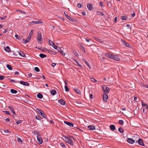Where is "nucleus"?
<instances>
[{
    "mask_svg": "<svg viewBox=\"0 0 148 148\" xmlns=\"http://www.w3.org/2000/svg\"><path fill=\"white\" fill-rule=\"evenodd\" d=\"M121 20H126L127 19L128 17L127 16H121Z\"/></svg>",
    "mask_w": 148,
    "mask_h": 148,
    "instance_id": "21",
    "label": "nucleus"
},
{
    "mask_svg": "<svg viewBox=\"0 0 148 148\" xmlns=\"http://www.w3.org/2000/svg\"><path fill=\"white\" fill-rule=\"evenodd\" d=\"M23 4L26 6H27L28 5L27 1H26L25 3H24V4Z\"/></svg>",
    "mask_w": 148,
    "mask_h": 148,
    "instance_id": "50",
    "label": "nucleus"
},
{
    "mask_svg": "<svg viewBox=\"0 0 148 148\" xmlns=\"http://www.w3.org/2000/svg\"><path fill=\"white\" fill-rule=\"evenodd\" d=\"M34 133H35V134L37 135L36 137L38 142V143L40 144H41L43 142V140L41 136L39 134V133L38 132H35Z\"/></svg>",
    "mask_w": 148,
    "mask_h": 148,
    "instance_id": "1",
    "label": "nucleus"
},
{
    "mask_svg": "<svg viewBox=\"0 0 148 148\" xmlns=\"http://www.w3.org/2000/svg\"><path fill=\"white\" fill-rule=\"evenodd\" d=\"M117 19H118V18L117 17H115V18L114 19V20L113 21L114 22V23H115L116 22V21L117 20Z\"/></svg>",
    "mask_w": 148,
    "mask_h": 148,
    "instance_id": "52",
    "label": "nucleus"
},
{
    "mask_svg": "<svg viewBox=\"0 0 148 148\" xmlns=\"http://www.w3.org/2000/svg\"><path fill=\"white\" fill-rule=\"evenodd\" d=\"M5 50L6 51L8 52L10 51V49L9 46H7L5 48Z\"/></svg>",
    "mask_w": 148,
    "mask_h": 148,
    "instance_id": "20",
    "label": "nucleus"
},
{
    "mask_svg": "<svg viewBox=\"0 0 148 148\" xmlns=\"http://www.w3.org/2000/svg\"><path fill=\"white\" fill-rule=\"evenodd\" d=\"M95 39L99 42L102 43L103 42V41L101 39H99L98 38H96Z\"/></svg>",
    "mask_w": 148,
    "mask_h": 148,
    "instance_id": "36",
    "label": "nucleus"
},
{
    "mask_svg": "<svg viewBox=\"0 0 148 148\" xmlns=\"http://www.w3.org/2000/svg\"><path fill=\"white\" fill-rule=\"evenodd\" d=\"M77 6L79 8H81L82 6V5L79 3H78L77 5Z\"/></svg>",
    "mask_w": 148,
    "mask_h": 148,
    "instance_id": "51",
    "label": "nucleus"
},
{
    "mask_svg": "<svg viewBox=\"0 0 148 148\" xmlns=\"http://www.w3.org/2000/svg\"><path fill=\"white\" fill-rule=\"evenodd\" d=\"M118 130L121 133H123L124 132V130L121 127H119Z\"/></svg>",
    "mask_w": 148,
    "mask_h": 148,
    "instance_id": "33",
    "label": "nucleus"
},
{
    "mask_svg": "<svg viewBox=\"0 0 148 148\" xmlns=\"http://www.w3.org/2000/svg\"><path fill=\"white\" fill-rule=\"evenodd\" d=\"M64 14L65 16L67 18L69 16H68L65 12H64Z\"/></svg>",
    "mask_w": 148,
    "mask_h": 148,
    "instance_id": "60",
    "label": "nucleus"
},
{
    "mask_svg": "<svg viewBox=\"0 0 148 148\" xmlns=\"http://www.w3.org/2000/svg\"><path fill=\"white\" fill-rule=\"evenodd\" d=\"M10 92L11 93L13 94H16L17 92L16 90L13 89H11L10 90Z\"/></svg>",
    "mask_w": 148,
    "mask_h": 148,
    "instance_id": "26",
    "label": "nucleus"
},
{
    "mask_svg": "<svg viewBox=\"0 0 148 148\" xmlns=\"http://www.w3.org/2000/svg\"><path fill=\"white\" fill-rule=\"evenodd\" d=\"M112 57L113 56H112V59L113 58L114 60L117 61L122 60L123 58L121 56H119V57H118V56H113V58Z\"/></svg>",
    "mask_w": 148,
    "mask_h": 148,
    "instance_id": "3",
    "label": "nucleus"
},
{
    "mask_svg": "<svg viewBox=\"0 0 148 148\" xmlns=\"http://www.w3.org/2000/svg\"><path fill=\"white\" fill-rule=\"evenodd\" d=\"M37 34L38 35L36 36L37 40L38 42H40V43L42 39L41 34L39 32L37 33Z\"/></svg>",
    "mask_w": 148,
    "mask_h": 148,
    "instance_id": "2",
    "label": "nucleus"
},
{
    "mask_svg": "<svg viewBox=\"0 0 148 148\" xmlns=\"http://www.w3.org/2000/svg\"><path fill=\"white\" fill-rule=\"evenodd\" d=\"M64 123L66 124L67 125L69 126L70 127H73L74 126L73 124L71 123H70V122H67L66 121H64Z\"/></svg>",
    "mask_w": 148,
    "mask_h": 148,
    "instance_id": "13",
    "label": "nucleus"
},
{
    "mask_svg": "<svg viewBox=\"0 0 148 148\" xmlns=\"http://www.w3.org/2000/svg\"><path fill=\"white\" fill-rule=\"evenodd\" d=\"M37 97L40 99H42L43 97V96L41 94L39 93L37 94Z\"/></svg>",
    "mask_w": 148,
    "mask_h": 148,
    "instance_id": "25",
    "label": "nucleus"
},
{
    "mask_svg": "<svg viewBox=\"0 0 148 148\" xmlns=\"http://www.w3.org/2000/svg\"><path fill=\"white\" fill-rule=\"evenodd\" d=\"M49 53H51V55H58V53L57 52H55L53 51H49Z\"/></svg>",
    "mask_w": 148,
    "mask_h": 148,
    "instance_id": "27",
    "label": "nucleus"
},
{
    "mask_svg": "<svg viewBox=\"0 0 148 148\" xmlns=\"http://www.w3.org/2000/svg\"><path fill=\"white\" fill-rule=\"evenodd\" d=\"M73 60H74L75 61V62L77 64L78 66H79V67H82V66L75 59H74L73 58H72V59Z\"/></svg>",
    "mask_w": 148,
    "mask_h": 148,
    "instance_id": "31",
    "label": "nucleus"
},
{
    "mask_svg": "<svg viewBox=\"0 0 148 148\" xmlns=\"http://www.w3.org/2000/svg\"><path fill=\"white\" fill-rule=\"evenodd\" d=\"M32 33H30L29 35L28 36V37H29L31 38L32 37Z\"/></svg>",
    "mask_w": 148,
    "mask_h": 148,
    "instance_id": "58",
    "label": "nucleus"
},
{
    "mask_svg": "<svg viewBox=\"0 0 148 148\" xmlns=\"http://www.w3.org/2000/svg\"><path fill=\"white\" fill-rule=\"evenodd\" d=\"M81 49L83 51L84 53L85 52V51L84 47L82 46H81Z\"/></svg>",
    "mask_w": 148,
    "mask_h": 148,
    "instance_id": "47",
    "label": "nucleus"
},
{
    "mask_svg": "<svg viewBox=\"0 0 148 148\" xmlns=\"http://www.w3.org/2000/svg\"><path fill=\"white\" fill-rule=\"evenodd\" d=\"M87 7L89 10H92L94 9V8L92 5L89 3L87 4Z\"/></svg>",
    "mask_w": 148,
    "mask_h": 148,
    "instance_id": "5",
    "label": "nucleus"
},
{
    "mask_svg": "<svg viewBox=\"0 0 148 148\" xmlns=\"http://www.w3.org/2000/svg\"><path fill=\"white\" fill-rule=\"evenodd\" d=\"M99 5L101 6H103V3L101 2H100Z\"/></svg>",
    "mask_w": 148,
    "mask_h": 148,
    "instance_id": "64",
    "label": "nucleus"
},
{
    "mask_svg": "<svg viewBox=\"0 0 148 148\" xmlns=\"http://www.w3.org/2000/svg\"><path fill=\"white\" fill-rule=\"evenodd\" d=\"M34 70L35 71L37 72H38L40 71L39 69L37 67H35Z\"/></svg>",
    "mask_w": 148,
    "mask_h": 148,
    "instance_id": "41",
    "label": "nucleus"
},
{
    "mask_svg": "<svg viewBox=\"0 0 148 148\" xmlns=\"http://www.w3.org/2000/svg\"><path fill=\"white\" fill-rule=\"evenodd\" d=\"M7 67L8 69H9V70H12V69L11 67V66L8 64L7 65Z\"/></svg>",
    "mask_w": 148,
    "mask_h": 148,
    "instance_id": "34",
    "label": "nucleus"
},
{
    "mask_svg": "<svg viewBox=\"0 0 148 148\" xmlns=\"http://www.w3.org/2000/svg\"><path fill=\"white\" fill-rule=\"evenodd\" d=\"M4 78V76L3 75H0V79L3 80Z\"/></svg>",
    "mask_w": 148,
    "mask_h": 148,
    "instance_id": "53",
    "label": "nucleus"
},
{
    "mask_svg": "<svg viewBox=\"0 0 148 148\" xmlns=\"http://www.w3.org/2000/svg\"><path fill=\"white\" fill-rule=\"evenodd\" d=\"M74 90L75 91V92L77 94H81V91L77 89H74Z\"/></svg>",
    "mask_w": 148,
    "mask_h": 148,
    "instance_id": "23",
    "label": "nucleus"
},
{
    "mask_svg": "<svg viewBox=\"0 0 148 148\" xmlns=\"http://www.w3.org/2000/svg\"><path fill=\"white\" fill-rule=\"evenodd\" d=\"M6 17V16H5L3 17H2L1 20H2L3 19H5Z\"/></svg>",
    "mask_w": 148,
    "mask_h": 148,
    "instance_id": "63",
    "label": "nucleus"
},
{
    "mask_svg": "<svg viewBox=\"0 0 148 148\" xmlns=\"http://www.w3.org/2000/svg\"><path fill=\"white\" fill-rule=\"evenodd\" d=\"M30 23L32 24H34L41 23H42V22L41 21V20H39L36 21H32V22H31Z\"/></svg>",
    "mask_w": 148,
    "mask_h": 148,
    "instance_id": "10",
    "label": "nucleus"
},
{
    "mask_svg": "<svg viewBox=\"0 0 148 148\" xmlns=\"http://www.w3.org/2000/svg\"><path fill=\"white\" fill-rule=\"evenodd\" d=\"M84 61L85 62V63H86V65L90 69H91V67L89 65V63L85 60H84Z\"/></svg>",
    "mask_w": 148,
    "mask_h": 148,
    "instance_id": "38",
    "label": "nucleus"
},
{
    "mask_svg": "<svg viewBox=\"0 0 148 148\" xmlns=\"http://www.w3.org/2000/svg\"><path fill=\"white\" fill-rule=\"evenodd\" d=\"M71 139H73V140H74V138L73 136H71L69 138V139H68L67 142L70 145H73V141L71 140Z\"/></svg>",
    "mask_w": 148,
    "mask_h": 148,
    "instance_id": "4",
    "label": "nucleus"
},
{
    "mask_svg": "<svg viewBox=\"0 0 148 148\" xmlns=\"http://www.w3.org/2000/svg\"><path fill=\"white\" fill-rule=\"evenodd\" d=\"M19 11H20V12H21V13H22L24 14H25V12L24 11H21V10H19Z\"/></svg>",
    "mask_w": 148,
    "mask_h": 148,
    "instance_id": "61",
    "label": "nucleus"
},
{
    "mask_svg": "<svg viewBox=\"0 0 148 148\" xmlns=\"http://www.w3.org/2000/svg\"><path fill=\"white\" fill-rule=\"evenodd\" d=\"M90 79L91 80V81L92 82H97V80L93 77H90Z\"/></svg>",
    "mask_w": 148,
    "mask_h": 148,
    "instance_id": "37",
    "label": "nucleus"
},
{
    "mask_svg": "<svg viewBox=\"0 0 148 148\" xmlns=\"http://www.w3.org/2000/svg\"><path fill=\"white\" fill-rule=\"evenodd\" d=\"M121 42H122L123 43L124 45H125L126 47H130V46L129 44L125 40H121Z\"/></svg>",
    "mask_w": 148,
    "mask_h": 148,
    "instance_id": "11",
    "label": "nucleus"
},
{
    "mask_svg": "<svg viewBox=\"0 0 148 148\" xmlns=\"http://www.w3.org/2000/svg\"><path fill=\"white\" fill-rule=\"evenodd\" d=\"M138 143L140 145L143 146H145L143 143V140L141 139L140 138L138 140Z\"/></svg>",
    "mask_w": 148,
    "mask_h": 148,
    "instance_id": "12",
    "label": "nucleus"
},
{
    "mask_svg": "<svg viewBox=\"0 0 148 148\" xmlns=\"http://www.w3.org/2000/svg\"><path fill=\"white\" fill-rule=\"evenodd\" d=\"M102 88L105 93H107L110 90V89L109 88L105 86H103Z\"/></svg>",
    "mask_w": 148,
    "mask_h": 148,
    "instance_id": "6",
    "label": "nucleus"
},
{
    "mask_svg": "<svg viewBox=\"0 0 148 148\" xmlns=\"http://www.w3.org/2000/svg\"><path fill=\"white\" fill-rule=\"evenodd\" d=\"M119 123L121 125L123 124V121L122 120H120L119 121Z\"/></svg>",
    "mask_w": 148,
    "mask_h": 148,
    "instance_id": "46",
    "label": "nucleus"
},
{
    "mask_svg": "<svg viewBox=\"0 0 148 148\" xmlns=\"http://www.w3.org/2000/svg\"><path fill=\"white\" fill-rule=\"evenodd\" d=\"M18 53H19L20 56H25V54L22 51H18Z\"/></svg>",
    "mask_w": 148,
    "mask_h": 148,
    "instance_id": "32",
    "label": "nucleus"
},
{
    "mask_svg": "<svg viewBox=\"0 0 148 148\" xmlns=\"http://www.w3.org/2000/svg\"><path fill=\"white\" fill-rule=\"evenodd\" d=\"M17 139H18V142L19 143H20L21 144L23 142L20 138H17Z\"/></svg>",
    "mask_w": 148,
    "mask_h": 148,
    "instance_id": "40",
    "label": "nucleus"
},
{
    "mask_svg": "<svg viewBox=\"0 0 148 148\" xmlns=\"http://www.w3.org/2000/svg\"><path fill=\"white\" fill-rule=\"evenodd\" d=\"M67 18L70 21L74 22L75 21V19L71 17L70 16H69Z\"/></svg>",
    "mask_w": 148,
    "mask_h": 148,
    "instance_id": "28",
    "label": "nucleus"
},
{
    "mask_svg": "<svg viewBox=\"0 0 148 148\" xmlns=\"http://www.w3.org/2000/svg\"><path fill=\"white\" fill-rule=\"evenodd\" d=\"M116 129L115 126L113 125H112V130H114Z\"/></svg>",
    "mask_w": 148,
    "mask_h": 148,
    "instance_id": "45",
    "label": "nucleus"
},
{
    "mask_svg": "<svg viewBox=\"0 0 148 148\" xmlns=\"http://www.w3.org/2000/svg\"><path fill=\"white\" fill-rule=\"evenodd\" d=\"M31 38L28 36L26 40L23 39L22 40L25 43H26L29 42Z\"/></svg>",
    "mask_w": 148,
    "mask_h": 148,
    "instance_id": "9",
    "label": "nucleus"
},
{
    "mask_svg": "<svg viewBox=\"0 0 148 148\" xmlns=\"http://www.w3.org/2000/svg\"><path fill=\"white\" fill-rule=\"evenodd\" d=\"M127 27L128 28H129L130 30H131L132 28L130 25L128 24L127 25Z\"/></svg>",
    "mask_w": 148,
    "mask_h": 148,
    "instance_id": "55",
    "label": "nucleus"
},
{
    "mask_svg": "<svg viewBox=\"0 0 148 148\" xmlns=\"http://www.w3.org/2000/svg\"><path fill=\"white\" fill-rule=\"evenodd\" d=\"M69 137H67L66 136H63L62 138L65 141L67 142Z\"/></svg>",
    "mask_w": 148,
    "mask_h": 148,
    "instance_id": "22",
    "label": "nucleus"
},
{
    "mask_svg": "<svg viewBox=\"0 0 148 148\" xmlns=\"http://www.w3.org/2000/svg\"><path fill=\"white\" fill-rule=\"evenodd\" d=\"M97 14L98 15L101 16H103L104 15V14L102 12H97Z\"/></svg>",
    "mask_w": 148,
    "mask_h": 148,
    "instance_id": "42",
    "label": "nucleus"
},
{
    "mask_svg": "<svg viewBox=\"0 0 148 148\" xmlns=\"http://www.w3.org/2000/svg\"><path fill=\"white\" fill-rule=\"evenodd\" d=\"M22 122V121L21 120H19L18 121H16V123L18 125Z\"/></svg>",
    "mask_w": 148,
    "mask_h": 148,
    "instance_id": "48",
    "label": "nucleus"
},
{
    "mask_svg": "<svg viewBox=\"0 0 148 148\" xmlns=\"http://www.w3.org/2000/svg\"><path fill=\"white\" fill-rule=\"evenodd\" d=\"M127 141L129 143L131 144H133L135 142V141L131 138H128Z\"/></svg>",
    "mask_w": 148,
    "mask_h": 148,
    "instance_id": "14",
    "label": "nucleus"
},
{
    "mask_svg": "<svg viewBox=\"0 0 148 148\" xmlns=\"http://www.w3.org/2000/svg\"><path fill=\"white\" fill-rule=\"evenodd\" d=\"M10 132H9L8 130H3V134L6 135V134L8 133H10Z\"/></svg>",
    "mask_w": 148,
    "mask_h": 148,
    "instance_id": "35",
    "label": "nucleus"
},
{
    "mask_svg": "<svg viewBox=\"0 0 148 148\" xmlns=\"http://www.w3.org/2000/svg\"><path fill=\"white\" fill-rule=\"evenodd\" d=\"M56 64L54 63H53L51 64V66L54 67L56 66Z\"/></svg>",
    "mask_w": 148,
    "mask_h": 148,
    "instance_id": "59",
    "label": "nucleus"
},
{
    "mask_svg": "<svg viewBox=\"0 0 148 148\" xmlns=\"http://www.w3.org/2000/svg\"><path fill=\"white\" fill-rule=\"evenodd\" d=\"M56 90L54 89L52 90L51 91V93L52 95H54L56 93Z\"/></svg>",
    "mask_w": 148,
    "mask_h": 148,
    "instance_id": "24",
    "label": "nucleus"
},
{
    "mask_svg": "<svg viewBox=\"0 0 148 148\" xmlns=\"http://www.w3.org/2000/svg\"><path fill=\"white\" fill-rule=\"evenodd\" d=\"M142 105L143 106H144V108L147 109L148 108V106L147 104H145L143 102H142Z\"/></svg>",
    "mask_w": 148,
    "mask_h": 148,
    "instance_id": "18",
    "label": "nucleus"
},
{
    "mask_svg": "<svg viewBox=\"0 0 148 148\" xmlns=\"http://www.w3.org/2000/svg\"><path fill=\"white\" fill-rule=\"evenodd\" d=\"M40 115H41L43 118H45L46 115L44 113H43V112L41 113L40 114Z\"/></svg>",
    "mask_w": 148,
    "mask_h": 148,
    "instance_id": "39",
    "label": "nucleus"
},
{
    "mask_svg": "<svg viewBox=\"0 0 148 148\" xmlns=\"http://www.w3.org/2000/svg\"><path fill=\"white\" fill-rule=\"evenodd\" d=\"M20 82L21 84H23L24 85L27 86H29V84L28 82H25L23 81H21Z\"/></svg>",
    "mask_w": 148,
    "mask_h": 148,
    "instance_id": "16",
    "label": "nucleus"
},
{
    "mask_svg": "<svg viewBox=\"0 0 148 148\" xmlns=\"http://www.w3.org/2000/svg\"><path fill=\"white\" fill-rule=\"evenodd\" d=\"M5 121H10V119L9 118H7L5 119Z\"/></svg>",
    "mask_w": 148,
    "mask_h": 148,
    "instance_id": "62",
    "label": "nucleus"
},
{
    "mask_svg": "<svg viewBox=\"0 0 148 148\" xmlns=\"http://www.w3.org/2000/svg\"><path fill=\"white\" fill-rule=\"evenodd\" d=\"M49 45L51 46H52L53 45H54V43L51 40H49Z\"/></svg>",
    "mask_w": 148,
    "mask_h": 148,
    "instance_id": "30",
    "label": "nucleus"
},
{
    "mask_svg": "<svg viewBox=\"0 0 148 148\" xmlns=\"http://www.w3.org/2000/svg\"><path fill=\"white\" fill-rule=\"evenodd\" d=\"M36 111L39 114H40L41 113L43 112L42 110L39 108H36Z\"/></svg>",
    "mask_w": 148,
    "mask_h": 148,
    "instance_id": "29",
    "label": "nucleus"
},
{
    "mask_svg": "<svg viewBox=\"0 0 148 148\" xmlns=\"http://www.w3.org/2000/svg\"><path fill=\"white\" fill-rule=\"evenodd\" d=\"M8 107L10 109L11 112H12L14 114H16L14 112V110L12 106H9Z\"/></svg>",
    "mask_w": 148,
    "mask_h": 148,
    "instance_id": "17",
    "label": "nucleus"
},
{
    "mask_svg": "<svg viewBox=\"0 0 148 148\" xmlns=\"http://www.w3.org/2000/svg\"><path fill=\"white\" fill-rule=\"evenodd\" d=\"M108 98V95L107 94L104 93L103 95V100L105 101H107Z\"/></svg>",
    "mask_w": 148,
    "mask_h": 148,
    "instance_id": "7",
    "label": "nucleus"
},
{
    "mask_svg": "<svg viewBox=\"0 0 148 148\" xmlns=\"http://www.w3.org/2000/svg\"><path fill=\"white\" fill-rule=\"evenodd\" d=\"M56 50L58 51L59 52H60L63 56L65 55V53H64L63 52V51L62 50L61 48H60L59 47H58V48Z\"/></svg>",
    "mask_w": 148,
    "mask_h": 148,
    "instance_id": "8",
    "label": "nucleus"
},
{
    "mask_svg": "<svg viewBox=\"0 0 148 148\" xmlns=\"http://www.w3.org/2000/svg\"><path fill=\"white\" fill-rule=\"evenodd\" d=\"M58 101L59 103L61 105H64L65 104V101L63 100V99H61L60 100H59Z\"/></svg>",
    "mask_w": 148,
    "mask_h": 148,
    "instance_id": "15",
    "label": "nucleus"
},
{
    "mask_svg": "<svg viewBox=\"0 0 148 148\" xmlns=\"http://www.w3.org/2000/svg\"><path fill=\"white\" fill-rule=\"evenodd\" d=\"M40 116H36V119L38 120H41L40 119Z\"/></svg>",
    "mask_w": 148,
    "mask_h": 148,
    "instance_id": "49",
    "label": "nucleus"
},
{
    "mask_svg": "<svg viewBox=\"0 0 148 148\" xmlns=\"http://www.w3.org/2000/svg\"><path fill=\"white\" fill-rule=\"evenodd\" d=\"M88 128L91 130H94L95 129V127L93 125H89L88 126Z\"/></svg>",
    "mask_w": 148,
    "mask_h": 148,
    "instance_id": "19",
    "label": "nucleus"
},
{
    "mask_svg": "<svg viewBox=\"0 0 148 148\" xmlns=\"http://www.w3.org/2000/svg\"><path fill=\"white\" fill-rule=\"evenodd\" d=\"M4 112H5L6 114L10 115V113L8 111H4Z\"/></svg>",
    "mask_w": 148,
    "mask_h": 148,
    "instance_id": "56",
    "label": "nucleus"
},
{
    "mask_svg": "<svg viewBox=\"0 0 148 148\" xmlns=\"http://www.w3.org/2000/svg\"><path fill=\"white\" fill-rule=\"evenodd\" d=\"M52 47L54 49H57L58 48V47H57L55 45H53V46L52 45Z\"/></svg>",
    "mask_w": 148,
    "mask_h": 148,
    "instance_id": "57",
    "label": "nucleus"
},
{
    "mask_svg": "<svg viewBox=\"0 0 148 148\" xmlns=\"http://www.w3.org/2000/svg\"><path fill=\"white\" fill-rule=\"evenodd\" d=\"M60 145L61 146L63 147H65L66 146L63 143H61L60 144Z\"/></svg>",
    "mask_w": 148,
    "mask_h": 148,
    "instance_id": "54",
    "label": "nucleus"
},
{
    "mask_svg": "<svg viewBox=\"0 0 148 148\" xmlns=\"http://www.w3.org/2000/svg\"><path fill=\"white\" fill-rule=\"evenodd\" d=\"M15 38L18 39H21V37L20 36H18L17 34H16L15 36Z\"/></svg>",
    "mask_w": 148,
    "mask_h": 148,
    "instance_id": "43",
    "label": "nucleus"
},
{
    "mask_svg": "<svg viewBox=\"0 0 148 148\" xmlns=\"http://www.w3.org/2000/svg\"><path fill=\"white\" fill-rule=\"evenodd\" d=\"M65 90L66 92H68L69 91V89L67 86H65Z\"/></svg>",
    "mask_w": 148,
    "mask_h": 148,
    "instance_id": "44",
    "label": "nucleus"
}]
</instances>
